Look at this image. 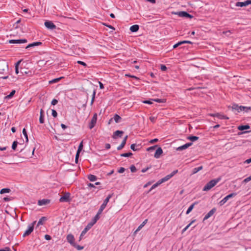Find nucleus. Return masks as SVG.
Returning a JSON list of instances; mask_svg holds the SVG:
<instances>
[{
	"instance_id": "nucleus-1",
	"label": "nucleus",
	"mask_w": 251,
	"mask_h": 251,
	"mask_svg": "<svg viewBox=\"0 0 251 251\" xmlns=\"http://www.w3.org/2000/svg\"><path fill=\"white\" fill-rule=\"evenodd\" d=\"M220 180L221 178L220 177L211 180L204 186L202 190L204 191H207L210 190L212 188L215 186Z\"/></svg>"
},
{
	"instance_id": "nucleus-2",
	"label": "nucleus",
	"mask_w": 251,
	"mask_h": 251,
	"mask_svg": "<svg viewBox=\"0 0 251 251\" xmlns=\"http://www.w3.org/2000/svg\"><path fill=\"white\" fill-rule=\"evenodd\" d=\"M8 70L7 62L4 60H0V74H4Z\"/></svg>"
},
{
	"instance_id": "nucleus-3",
	"label": "nucleus",
	"mask_w": 251,
	"mask_h": 251,
	"mask_svg": "<svg viewBox=\"0 0 251 251\" xmlns=\"http://www.w3.org/2000/svg\"><path fill=\"white\" fill-rule=\"evenodd\" d=\"M237 128L238 130L241 131V132H239L238 133V135L248 133L251 131L249 130L244 131L245 130H248L250 128V126L248 124L245 125H240L237 127Z\"/></svg>"
},
{
	"instance_id": "nucleus-4",
	"label": "nucleus",
	"mask_w": 251,
	"mask_h": 251,
	"mask_svg": "<svg viewBox=\"0 0 251 251\" xmlns=\"http://www.w3.org/2000/svg\"><path fill=\"white\" fill-rule=\"evenodd\" d=\"M36 223V221H35L28 225V228L25 231L23 235L24 237L29 235L33 232L34 230V226Z\"/></svg>"
},
{
	"instance_id": "nucleus-5",
	"label": "nucleus",
	"mask_w": 251,
	"mask_h": 251,
	"mask_svg": "<svg viewBox=\"0 0 251 251\" xmlns=\"http://www.w3.org/2000/svg\"><path fill=\"white\" fill-rule=\"evenodd\" d=\"M113 194H109L106 198V199L104 200L103 203H102V204L100 205V208H99L98 211H99V212H100V213H102V211L104 209V208H105L107 203L109 202V199L113 196Z\"/></svg>"
},
{
	"instance_id": "nucleus-6",
	"label": "nucleus",
	"mask_w": 251,
	"mask_h": 251,
	"mask_svg": "<svg viewBox=\"0 0 251 251\" xmlns=\"http://www.w3.org/2000/svg\"><path fill=\"white\" fill-rule=\"evenodd\" d=\"M173 14H174L175 15H177L179 16L180 17H185V18H192L193 16L188 13L186 11H179V12H172Z\"/></svg>"
},
{
	"instance_id": "nucleus-7",
	"label": "nucleus",
	"mask_w": 251,
	"mask_h": 251,
	"mask_svg": "<svg viewBox=\"0 0 251 251\" xmlns=\"http://www.w3.org/2000/svg\"><path fill=\"white\" fill-rule=\"evenodd\" d=\"M237 193H232L226 196L223 200H222L219 203L220 206L224 205L229 199L232 198L236 196Z\"/></svg>"
},
{
	"instance_id": "nucleus-8",
	"label": "nucleus",
	"mask_w": 251,
	"mask_h": 251,
	"mask_svg": "<svg viewBox=\"0 0 251 251\" xmlns=\"http://www.w3.org/2000/svg\"><path fill=\"white\" fill-rule=\"evenodd\" d=\"M71 200V194L69 192H66L60 197L59 201L61 202H70Z\"/></svg>"
},
{
	"instance_id": "nucleus-9",
	"label": "nucleus",
	"mask_w": 251,
	"mask_h": 251,
	"mask_svg": "<svg viewBox=\"0 0 251 251\" xmlns=\"http://www.w3.org/2000/svg\"><path fill=\"white\" fill-rule=\"evenodd\" d=\"M97 121V114L96 113H94L93 117L92 118L89 124V128L91 129H92L96 125Z\"/></svg>"
},
{
	"instance_id": "nucleus-10",
	"label": "nucleus",
	"mask_w": 251,
	"mask_h": 251,
	"mask_svg": "<svg viewBox=\"0 0 251 251\" xmlns=\"http://www.w3.org/2000/svg\"><path fill=\"white\" fill-rule=\"evenodd\" d=\"M209 115L213 117H217L219 119H229V118L226 115L222 114L220 113H210L209 114Z\"/></svg>"
},
{
	"instance_id": "nucleus-11",
	"label": "nucleus",
	"mask_w": 251,
	"mask_h": 251,
	"mask_svg": "<svg viewBox=\"0 0 251 251\" xmlns=\"http://www.w3.org/2000/svg\"><path fill=\"white\" fill-rule=\"evenodd\" d=\"M27 42V40L26 39H12L8 41L10 44H23Z\"/></svg>"
},
{
	"instance_id": "nucleus-12",
	"label": "nucleus",
	"mask_w": 251,
	"mask_h": 251,
	"mask_svg": "<svg viewBox=\"0 0 251 251\" xmlns=\"http://www.w3.org/2000/svg\"><path fill=\"white\" fill-rule=\"evenodd\" d=\"M45 26L49 29H54L56 28V25L52 23V22L50 21H46L45 22Z\"/></svg>"
},
{
	"instance_id": "nucleus-13",
	"label": "nucleus",
	"mask_w": 251,
	"mask_h": 251,
	"mask_svg": "<svg viewBox=\"0 0 251 251\" xmlns=\"http://www.w3.org/2000/svg\"><path fill=\"white\" fill-rule=\"evenodd\" d=\"M251 4V0H247L244 2H237L235 5L238 7H245Z\"/></svg>"
},
{
	"instance_id": "nucleus-14",
	"label": "nucleus",
	"mask_w": 251,
	"mask_h": 251,
	"mask_svg": "<svg viewBox=\"0 0 251 251\" xmlns=\"http://www.w3.org/2000/svg\"><path fill=\"white\" fill-rule=\"evenodd\" d=\"M192 144H193L192 142L187 143H186L185 144H184V145H183L182 146H181L180 147H178L176 148V151H181L186 150L187 148H188L189 147L192 146Z\"/></svg>"
},
{
	"instance_id": "nucleus-15",
	"label": "nucleus",
	"mask_w": 251,
	"mask_h": 251,
	"mask_svg": "<svg viewBox=\"0 0 251 251\" xmlns=\"http://www.w3.org/2000/svg\"><path fill=\"white\" fill-rule=\"evenodd\" d=\"M92 227L90 224H87L86 226L84 228L83 231L81 232L79 238V241H81L83 238V236L86 234V233Z\"/></svg>"
},
{
	"instance_id": "nucleus-16",
	"label": "nucleus",
	"mask_w": 251,
	"mask_h": 251,
	"mask_svg": "<svg viewBox=\"0 0 251 251\" xmlns=\"http://www.w3.org/2000/svg\"><path fill=\"white\" fill-rule=\"evenodd\" d=\"M193 44V43L191 41H188V40L181 41H179V42H177L176 44H175L173 46V49H176V48H177L178 46H179L180 45H183V44Z\"/></svg>"
},
{
	"instance_id": "nucleus-17",
	"label": "nucleus",
	"mask_w": 251,
	"mask_h": 251,
	"mask_svg": "<svg viewBox=\"0 0 251 251\" xmlns=\"http://www.w3.org/2000/svg\"><path fill=\"white\" fill-rule=\"evenodd\" d=\"M101 213L99 212V211H98L97 214L95 215V216L93 218L91 222L89 223L88 224H90V226L92 227L93 225L97 222V221L100 219V215Z\"/></svg>"
},
{
	"instance_id": "nucleus-18",
	"label": "nucleus",
	"mask_w": 251,
	"mask_h": 251,
	"mask_svg": "<svg viewBox=\"0 0 251 251\" xmlns=\"http://www.w3.org/2000/svg\"><path fill=\"white\" fill-rule=\"evenodd\" d=\"M66 239L67 242L69 243L72 246L75 243V242L74 236L72 234H68L67 236Z\"/></svg>"
},
{
	"instance_id": "nucleus-19",
	"label": "nucleus",
	"mask_w": 251,
	"mask_h": 251,
	"mask_svg": "<svg viewBox=\"0 0 251 251\" xmlns=\"http://www.w3.org/2000/svg\"><path fill=\"white\" fill-rule=\"evenodd\" d=\"M216 211V208L214 207L210 211L207 213L204 217L203 218V221H204L205 220L208 219L209 218H210L212 215H213L215 212Z\"/></svg>"
},
{
	"instance_id": "nucleus-20",
	"label": "nucleus",
	"mask_w": 251,
	"mask_h": 251,
	"mask_svg": "<svg viewBox=\"0 0 251 251\" xmlns=\"http://www.w3.org/2000/svg\"><path fill=\"white\" fill-rule=\"evenodd\" d=\"M163 151L161 147H158L156 149L154 155V157L155 158H159L160 155L163 153Z\"/></svg>"
},
{
	"instance_id": "nucleus-21",
	"label": "nucleus",
	"mask_w": 251,
	"mask_h": 251,
	"mask_svg": "<svg viewBox=\"0 0 251 251\" xmlns=\"http://www.w3.org/2000/svg\"><path fill=\"white\" fill-rule=\"evenodd\" d=\"M124 131L122 130H117L113 133V135H112V138L114 139L116 138L117 137H122V135L124 134Z\"/></svg>"
},
{
	"instance_id": "nucleus-22",
	"label": "nucleus",
	"mask_w": 251,
	"mask_h": 251,
	"mask_svg": "<svg viewBox=\"0 0 251 251\" xmlns=\"http://www.w3.org/2000/svg\"><path fill=\"white\" fill-rule=\"evenodd\" d=\"M127 138H128V136L126 135L124 137V139L123 140L121 145L117 147V150H118V151L121 150L125 147V146L126 144V142Z\"/></svg>"
},
{
	"instance_id": "nucleus-23",
	"label": "nucleus",
	"mask_w": 251,
	"mask_h": 251,
	"mask_svg": "<svg viewBox=\"0 0 251 251\" xmlns=\"http://www.w3.org/2000/svg\"><path fill=\"white\" fill-rule=\"evenodd\" d=\"M50 201V200L49 199H42L38 201V204L40 206L46 205L49 204Z\"/></svg>"
},
{
	"instance_id": "nucleus-24",
	"label": "nucleus",
	"mask_w": 251,
	"mask_h": 251,
	"mask_svg": "<svg viewBox=\"0 0 251 251\" xmlns=\"http://www.w3.org/2000/svg\"><path fill=\"white\" fill-rule=\"evenodd\" d=\"M42 45V43L41 42H35L32 43L28 44L25 48L26 49H28L29 48L34 47L35 46H38Z\"/></svg>"
},
{
	"instance_id": "nucleus-25",
	"label": "nucleus",
	"mask_w": 251,
	"mask_h": 251,
	"mask_svg": "<svg viewBox=\"0 0 251 251\" xmlns=\"http://www.w3.org/2000/svg\"><path fill=\"white\" fill-rule=\"evenodd\" d=\"M39 122L40 124L44 123V111L43 109H40Z\"/></svg>"
},
{
	"instance_id": "nucleus-26",
	"label": "nucleus",
	"mask_w": 251,
	"mask_h": 251,
	"mask_svg": "<svg viewBox=\"0 0 251 251\" xmlns=\"http://www.w3.org/2000/svg\"><path fill=\"white\" fill-rule=\"evenodd\" d=\"M47 220V218L46 217H42L39 220L37 223L36 227L40 226V225H43L44 224V222Z\"/></svg>"
},
{
	"instance_id": "nucleus-27",
	"label": "nucleus",
	"mask_w": 251,
	"mask_h": 251,
	"mask_svg": "<svg viewBox=\"0 0 251 251\" xmlns=\"http://www.w3.org/2000/svg\"><path fill=\"white\" fill-rule=\"evenodd\" d=\"M199 203L198 201H195L193 203H192L188 208V209L186 211V214H189L192 210L193 209L194 206L196 204H197Z\"/></svg>"
},
{
	"instance_id": "nucleus-28",
	"label": "nucleus",
	"mask_w": 251,
	"mask_h": 251,
	"mask_svg": "<svg viewBox=\"0 0 251 251\" xmlns=\"http://www.w3.org/2000/svg\"><path fill=\"white\" fill-rule=\"evenodd\" d=\"M139 26L138 25H134L130 26V30L132 32H136L138 31Z\"/></svg>"
},
{
	"instance_id": "nucleus-29",
	"label": "nucleus",
	"mask_w": 251,
	"mask_h": 251,
	"mask_svg": "<svg viewBox=\"0 0 251 251\" xmlns=\"http://www.w3.org/2000/svg\"><path fill=\"white\" fill-rule=\"evenodd\" d=\"M202 169H203V166H199V167H197V168H194L192 170V172L191 175H194V174H196L199 171L201 170Z\"/></svg>"
},
{
	"instance_id": "nucleus-30",
	"label": "nucleus",
	"mask_w": 251,
	"mask_h": 251,
	"mask_svg": "<svg viewBox=\"0 0 251 251\" xmlns=\"http://www.w3.org/2000/svg\"><path fill=\"white\" fill-rule=\"evenodd\" d=\"M113 119L116 123H120L122 120V118L117 114L114 115Z\"/></svg>"
},
{
	"instance_id": "nucleus-31",
	"label": "nucleus",
	"mask_w": 251,
	"mask_h": 251,
	"mask_svg": "<svg viewBox=\"0 0 251 251\" xmlns=\"http://www.w3.org/2000/svg\"><path fill=\"white\" fill-rule=\"evenodd\" d=\"M199 137L198 136L190 135L187 137V139L190 140L192 142H195L197 141L199 139Z\"/></svg>"
},
{
	"instance_id": "nucleus-32",
	"label": "nucleus",
	"mask_w": 251,
	"mask_h": 251,
	"mask_svg": "<svg viewBox=\"0 0 251 251\" xmlns=\"http://www.w3.org/2000/svg\"><path fill=\"white\" fill-rule=\"evenodd\" d=\"M87 178L90 181H95L97 179V177L92 174L89 175Z\"/></svg>"
},
{
	"instance_id": "nucleus-33",
	"label": "nucleus",
	"mask_w": 251,
	"mask_h": 251,
	"mask_svg": "<svg viewBox=\"0 0 251 251\" xmlns=\"http://www.w3.org/2000/svg\"><path fill=\"white\" fill-rule=\"evenodd\" d=\"M20 71H21V73L22 74H26L28 75H31V74H32L31 71L26 72L25 71V69L24 68H20Z\"/></svg>"
},
{
	"instance_id": "nucleus-34",
	"label": "nucleus",
	"mask_w": 251,
	"mask_h": 251,
	"mask_svg": "<svg viewBox=\"0 0 251 251\" xmlns=\"http://www.w3.org/2000/svg\"><path fill=\"white\" fill-rule=\"evenodd\" d=\"M171 175H168L166 176H165V177H164L163 178L160 179L159 181H160V182L161 183L163 182H164L168 180L169 179H170L171 178Z\"/></svg>"
},
{
	"instance_id": "nucleus-35",
	"label": "nucleus",
	"mask_w": 251,
	"mask_h": 251,
	"mask_svg": "<svg viewBox=\"0 0 251 251\" xmlns=\"http://www.w3.org/2000/svg\"><path fill=\"white\" fill-rule=\"evenodd\" d=\"M16 93V91L15 90H13L10 93L9 95L5 97V99H10L13 97Z\"/></svg>"
},
{
	"instance_id": "nucleus-36",
	"label": "nucleus",
	"mask_w": 251,
	"mask_h": 251,
	"mask_svg": "<svg viewBox=\"0 0 251 251\" xmlns=\"http://www.w3.org/2000/svg\"><path fill=\"white\" fill-rule=\"evenodd\" d=\"M63 78V77H60L53 79L49 81V83L53 84V83H57V82H59Z\"/></svg>"
},
{
	"instance_id": "nucleus-37",
	"label": "nucleus",
	"mask_w": 251,
	"mask_h": 251,
	"mask_svg": "<svg viewBox=\"0 0 251 251\" xmlns=\"http://www.w3.org/2000/svg\"><path fill=\"white\" fill-rule=\"evenodd\" d=\"M151 100L159 103H165L166 102V99H151Z\"/></svg>"
},
{
	"instance_id": "nucleus-38",
	"label": "nucleus",
	"mask_w": 251,
	"mask_h": 251,
	"mask_svg": "<svg viewBox=\"0 0 251 251\" xmlns=\"http://www.w3.org/2000/svg\"><path fill=\"white\" fill-rule=\"evenodd\" d=\"M10 191H11V190L9 188H3L0 190V194H3L4 193H9Z\"/></svg>"
},
{
	"instance_id": "nucleus-39",
	"label": "nucleus",
	"mask_w": 251,
	"mask_h": 251,
	"mask_svg": "<svg viewBox=\"0 0 251 251\" xmlns=\"http://www.w3.org/2000/svg\"><path fill=\"white\" fill-rule=\"evenodd\" d=\"M196 221V219L192 220L185 228L182 229V233L184 232L193 223L195 222Z\"/></svg>"
},
{
	"instance_id": "nucleus-40",
	"label": "nucleus",
	"mask_w": 251,
	"mask_h": 251,
	"mask_svg": "<svg viewBox=\"0 0 251 251\" xmlns=\"http://www.w3.org/2000/svg\"><path fill=\"white\" fill-rule=\"evenodd\" d=\"M132 153L131 152H126V153H123L120 154L121 156L122 157H128L131 156L132 155Z\"/></svg>"
},
{
	"instance_id": "nucleus-41",
	"label": "nucleus",
	"mask_w": 251,
	"mask_h": 251,
	"mask_svg": "<svg viewBox=\"0 0 251 251\" xmlns=\"http://www.w3.org/2000/svg\"><path fill=\"white\" fill-rule=\"evenodd\" d=\"M140 145H137L136 144H132L130 146V149L133 151H139L140 149H137L135 148L136 146H139Z\"/></svg>"
},
{
	"instance_id": "nucleus-42",
	"label": "nucleus",
	"mask_w": 251,
	"mask_h": 251,
	"mask_svg": "<svg viewBox=\"0 0 251 251\" xmlns=\"http://www.w3.org/2000/svg\"><path fill=\"white\" fill-rule=\"evenodd\" d=\"M239 107L240 106H239L237 104L234 103L232 104V110H236L238 112H240Z\"/></svg>"
},
{
	"instance_id": "nucleus-43",
	"label": "nucleus",
	"mask_w": 251,
	"mask_h": 251,
	"mask_svg": "<svg viewBox=\"0 0 251 251\" xmlns=\"http://www.w3.org/2000/svg\"><path fill=\"white\" fill-rule=\"evenodd\" d=\"M18 144V143L17 141H14L13 142L11 146V148L13 150L15 151L16 150Z\"/></svg>"
},
{
	"instance_id": "nucleus-44",
	"label": "nucleus",
	"mask_w": 251,
	"mask_h": 251,
	"mask_svg": "<svg viewBox=\"0 0 251 251\" xmlns=\"http://www.w3.org/2000/svg\"><path fill=\"white\" fill-rule=\"evenodd\" d=\"M73 247L76 248L78 251L82 250L84 249L83 246H81L80 245H78L76 243H75L74 245H73Z\"/></svg>"
},
{
	"instance_id": "nucleus-45",
	"label": "nucleus",
	"mask_w": 251,
	"mask_h": 251,
	"mask_svg": "<svg viewBox=\"0 0 251 251\" xmlns=\"http://www.w3.org/2000/svg\"><path fill=\"white\" fill-rule=\"evenodd\" d=\"M160 184H161V183L160 182V181L159 180H158L156 183H155V184H154L151 187V188L150 189V191H151L152 189H154L155 188H156V187H157L158 185H159Z\"/></svg>"
},
{
	"instance_id": "nucleus-46",
	"label": "nucleus",
	"mask_w": 251,
	"mask_h": 251,
	"mask_svg": "<svg viewBox=\"0 0 251 251\" xmlns=\"http://www.w3.org/2000/svg\"><path fill=\"white\" fill-rule=\"evenodd\" d=\"M83 141H82L78 147V149H77V151H78L79 153L82 151V149H83Z\"/></svg>"
},
{
	"instance_id": "nucleus-47",
	"label": "nucleus",
	"mask_w": 251,
	"mask_h": 251,
	"mask_svg": "<svg viewBox=\"0 0 251 251\" xmlns=\"http://www.w3.org/2000/svg\"><path fill=\"white\" fill-rule=\"evenodd\" d=\"M96 93V90H94V91L93 92L92 98V100H91V103H90L91 105H93V104L94 102Z\"/></svg>"
},
{
	"instance_id": "nucleus-48",
	"label": "nucleus",
	"mask_w": 251,
	"mask_h": 251,
	"mask_svg": "<svg viewBox=\"0 0 251 251\" xmlns=\"http://www.w3.org/2000/svg\"><path fill=\"white\" fill-rule=\"evenodd\" d=\"M23 134H24L25 137L26 139V142H27L28 141V135H27L26 130L25 128L23 129Z\"/></svg>"
},
{
	"instance_id": "nucleus-49",
	"label": "nucleus",
	"mask_w": 251,
	"mask_h": 251,
	"mask_svg": "<svg viewBox=\"0 0 251 251\" xmlns=\"http://www.w3.org/2000/svg\"><path fill=\"white\" fill-rule=\"evenodd\" d=\"M130 169L132 173H135L137 171V169L134 165H132L130 166Z\"/></svg>"
},
{
	"instance_id": "nucleus-50",
	"label": "nucleus",
	"mask_w": 251,
	"mask_h": 251,
	"mask_svg": "<svg viewBox=\"0 0 251 251\" xmlns=\"http://www.w3.org/2000/svg\"><path fill=\"white\" fill-rule=\"evenodd\" d=\"M157 147V145H154V146H151V147H150L147 148V151H151L155 150V149Z\"/></svg>"
},
{
	"instance_id": "nucleus-51",
	"label": "nucleus",
	"mask_w": 251,
	"mask_h": 251,
	"mask_svg": "<svg viewBox=\"0 0 251 251\" xmlns=\"http://www.w3.org/2000/svg\"><path fill=\"white\" fill-rule=\"evenodd\" d=\"M160 69L162 71H166L167 70V67L164 64L160 65Z\"/></svg>"
},
{
	"instance_id": "nucleus-52",
	"label": "nucleus",
	"mask_w": 251,
	"mask_h": 251,
	"mask_svg": "<svg viewBox=\"0 0 251 251\" xmlns=\"http://www.w3.org/2000/svg\"><path fill=\"white\" fill-rule=\"evenodd\" d=\"M125 76L133 78H134L135 79H136V80H139V78L138 77H137V76H136L135 75H131L130 74H126Z\"/></svg>"
},
{
	"instance_id": "nucleus-53",
	"label": "nucleus",
	"mask_w": 251,
	"mask_h": 251,
	"mask_svg": "<svg viewBox=\"0 0 251 251\" xmlns=\"http://www.w3.org/2000/svg\"><path fill=\"white\" fill-rule=\"evenodd\" d=\"M51 115L54 118H56L57 116V112L54 109H52Z\"/></svg>"
},
{
	"instance_id": "nucleus-54",
	"label": "nucleus",
	"mask_w": 251,
	"mask_h": 251,
	"mask_svg": "<svg viewBox=\"0 0 251 251\" xmlns=\"http://www.w3.org/2000/svg\"><path fill=\"white\" fill-rule=\"evenodd\" d=\"M79 154H80V153L78 151H76V153L75 154V162L76 163H78Z\"/></svg>"
},
{
	"instance_id": "nucleus-55",
	"label": "nucleus",
	"mask_w": 251,
	"mask_h": 251,
	"mask_svg": "<svg viewBox=\"0 0 251 251\" xmlns=\"http://www.w3.org/2000/svg\"><path fill=\"white\" fill-rule=\"evenodd\" d=\"M246 109H247V106H244L241 105L239 107L240 112L242 111H244L245 112H247V111L246 110Z\"/></svg>"
},
{
	"instance_id": "nucleus-56",
	"label": "nucleus",
	"mask_w": 251,
	"mask_h": 251,
	"mask_svg": "<svg viewBox=\"0 0 251 251\" xmlns=\"http://www.w3.org/2000/svg\"><path fill=\"white\" fill-rule=\"evenodd\" d=\"M103 25H104V26H106V27H108V28L112 29L113 30H115V28H114V27H113L112 25H108L106 23H103L102 24Z\"/></svg>"
},
{
	"instance_id": "nucleus-57",
	"label": "nucleus",
	"mask_w": 251,
	"mask_h": 251,
	"mask_svg": "<svg viewBox=\"0 0 251 251\" xmlns=\"http://www.w3.org/2000/svg\"><path fill=\"white\" fill-rule=\"evenodd\" d=\"M151 99L149 100H145L143 101L144 103L148 104H151L153 103Z\"/></svg>"
},
{
	"instance_id": "nucleus-58",
	"label": "nucleus",
	"mask_w": 251,
	"mask_h": 251,
	"mask_svg": "<svg viewBox=\"0 0 251 251\" xmlns=\"http://www.w3.org/2000/svg\"><path fill=\"white\" fill-rule=\"evenodd\" d=\"M151 165H150L149 166L147 167L146 168H143L142 169L141 172L142 173H145L149 169H151Z\"/></svg>"
},
{
	"instance_id": "nucleus-59",
	"label": "nucleus",
	"mask_w": 251,
	"mask_h": 251,
	"mask_svg": "<svg viewBox=\"0 0 251 251\" xmlns=\"http://www.w3.org/2000/svg\"><path fill=\"white\" fill-rule=\"evenodd\" d=\"M0 251H12L10 248L8 247H5L0 249Z\"/></svg>"
},
{
	"instance_id": "nucleus-60",
	"label": "nucleus",
	"mask_w": 251,
	"mask_h": 251,
	"mask_svg": "<svg viewBox=\"0 0 251 251\" xmlns=\"http://www.w3.org/2000/svg\"><path fill=\"white\" fill-rule=\"evenodd\" d=\"M77 63L78 64L81 65L85 67H87V66L86 63H85L84 62L82 61H78L77 62Z\"/></svg>"
},
{
	"instance_id": "nucleus-61",
	"label": "nucleus",
	"mask_w": 251,
	"mask_h": 251,
	"mask_svg": "<svg viewBox=\"0 0 251 251\" xmlns=\"http://www.w3.org/2000/svg\"><path fill=\"white\" fill-rule=\"evenodd\" d=\"M251 180V175L250 176L244 179L243 180V182L247 183Z\"/></svg>"
},
{
	"instance_id": "nucleus-62",
	"label": "nucleus",
	"mask_w": 251,
	"mask_h": 251,
	"mask_svg": "<svg viewBox=\"0 0 251 251\" xmlns=\"http://www.w3.org/2000/svg\"><path fill=\"white\" fill-rule=\"evenodd\" d=\"M58 103V100L55 99H53L51 102V105H56L57 103Z\"/></svg>"
},
{
	"instance_id": "nucleus-63",
	"label": "nucleus",
	"mask_w": 251,
	"mask_h": 251,
	"mask_svg": "<svg viewBox=\"0 0 251 251\" xmlns=\"http://www.w3.org/2000/svg\"><path fill=\"white\" fill-rule=\"evenodd\" d=\"M126 169L124 167H121L120 169L118 170V172L120 174L123 173L125 171Z\"/></svg>"
},
{
	"instance_id": "nucleus-64",
	"label": "nucleus",
	"mask_w": 251,
	"mask_h": 251,
	"mask_svg": "<svg viewBox=\"0 0 251 251\" xmlns=\"http://www.w3.org/2000/svg\"><path fill=\"white\" fill-rule=\"evenodd\" d=\"M158 141V139L157 138H154L153 139L151 140L149 142L151 144H153Z\"/></svg>"
}]
</instances>
